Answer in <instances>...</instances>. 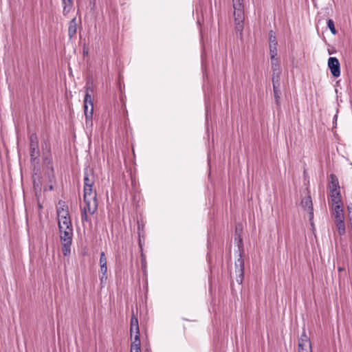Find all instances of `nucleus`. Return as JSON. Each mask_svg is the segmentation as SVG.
Segmentation results:
<instances>
[{
  "instance_id": "obj_1",
  "label": "nucleus",
  "mask_w": 352,
  "mask_h": 352,
  "mask_svg": "<svg viewBox=\"0 0 352 352\" xmlns=\"http://www.w3.org/2000/svg\"><path fill=\"white\" fill-rule=\"evenodd\" d=\"M85 96L84 98V113L85 116V124L88 127H91L93 125V112H94V103L91 98V95L90 92L93 91L92 88L88 87L87 85L85 87Z\"/></svg>"
},
{
  "instance_id": "obj_2",
  "label": "nucleus",
  "mask_w": 352,
  "mask_h": 352,
  "mask_svg": "<svg viewBox=\"0 0 352 352\" xmlns=\"http://www.w3.org/2000/svg\"><path fill=\"white\" fill-rule=\"evenodd\" d=\"M60 242L62 244V252L65 256L71 253V246L73 239V228H65L58 229Z\"/></svg>"
},
{
  "instance_id": "obj_3",
  "label": "nucleus",
  "mask_w": 352,
  "mask_h": 352,
  "mask_svg": "<svg viewBox=\"0 0 352 352\" xmlns=\"http://www.w3.org/2000/svg\"><path fill=\"white\" fill-rule=\"evenodd\" d=\"M235 29L241 33L243 28L244 12L243 0H232Z\"/></svg>"
},
{
  "instance_id": "obj_4",
  "label": "nucleus",
  "mask_w": 352,
  "mask_h": 352,
  "mask_svg": "<svg viewBox=\"0 0 352 352\" xmlns=\"http://www.w3.org/2000/svg\"><path fill=\"white\" fill-rule=\"evenodd\" d=\"M58 229L73 228L67 208H60L57 210Z\"/></svg>"
},
{
  "instance_id": "obj_5",
  "label": "nucleus",
  "mask_w": 352,
  "mask_h": 352,
  "mask_svg": "<svg viewBox=\"0 0 352 352\" xmlns=\"http://www.w3.org/2000/svg\"><path fill=\"white\" fill-rule=\"evenodd\" d=\"M298 352H312L311 340L305 330L298 340Z\"/></svg>"
},
{
  "instance_id": "obj_6",
  "label": "nucleus",
  "mask_w": 352,
  "mask_h": 352,
  "mask_svg": "<svg viewBox=\"0 0 352 352\" xmlns=\"http://www.w3.org/2000/svg\"><path fill=\"white\" fill-rule=\"evenodd\" d=\"M236 280L239 284H241L244 277V260L240 254V257L235 261Z\"/></svg>"
},
{
  "instance_id": "obj_7",
  "label": "nucleus",
  "mask_w": 352,
  "mask_h": 352,
  "mask_svg": "<svg viewBox=\"0 0 352 352\" xmlns=\"http://www.w3.org/2000/svg\"><path fill=\"white\" fill-rule=\"evenodd\" d=\"M328 67L333 77L340 76V64L338 59L336 57H329L328 59Z\"/></svg>"
},
{
  "instance_id": "obj_8",
  "label": "nucleus",
  "mask_w": 352,
  "mask_h": 352,
  "mask_svg": "<svg viewBox=\"0 0 352 352\" xmlns=\"http://www.w3.org/2000/svg\"><path fill=\"white\" fill-rule=\"evenodd\" d=\"M100 272L102 273V276L100 278L101 285L104 284L107 279V258L104 252L100 253Z\"/></svg>"
},
{
  "instance_id": "obj_9",
  "label": "nucleus",
  "mask_w": 352,
  "mask_h": 352,
  "mask_svg": "<svg viewBox=\"0 0 352 352\" xmlns=\"http://www.w3.org/2000/svg\"><path fill=\"white\" fill-rule=\"evenodd\" d=\"M94 184L93 170L87 167L84 169V188L92 187Z\"/></svg>"
},
{
  "instance_id": "obj_10",
  "label": "nucleus",
  "mask_w": 352,
  "mask_h": 352,
  "mask_svg": "<svg viewBox=\"0 0 352 352\" xmlns=\"http://www.w3.org/2000/svg\"><path fill=\"white\" fill-rule=\"evenodd\" d=\"M301 205L302 207L309 212V219H311L314 217V209L311 197H305L301 201Z\"/></svg>"
},
{
  "instance_id": "obj_11",
  "label": "nucleus",
  "mask_w": 352,
  "mask_h": 352,
  "mask_svg": "<svg viewBox=\"0 0 352 352\" xmlns=\"http://www.w3.org/2000/svg\"><path fill=\"white\" fill-rule=\"evenodd\" d=\"M85 206L82 209H85L87 212L90 214H94L98 209V201L97 199H90L85 201Z\"/></svg>"
},
{
  "instance_id": "obj_12",
  "label": "nucleus",
  "mask_w": 352,
  "mask_h": 352,
  "mask_svg": "<svg viewBox=\"0 0 352 352\" xmlns=\"http://www.w3.org/2000/svg\"><path fill=\"white\" fill-rule=\"evenodd\" d=\"M270 41V54H277V41L276 34L273 30L269 32Z\"/></svg>"
},
{
  "instance_id": "obj_13",
  "label": "nucleus",
  "mask_w": 352,
  "mask_h": 352,
  "mask_svg": "<svg viewBox=\"0 0 352 352\" xmlns=\"http://www.w3.org/2000/svg\"><path fill=\"white\" fill-rule=\"evenodd\" d=\"M277 54H270V59H271V64H272V68L273 70V77H274V74L276 72H277V78L279 77V71H280V64H279V60L276 57Z\"/></svg>"
},
{
  "instance_id": "obj_14",
  "label": "nucleus",
  "mask_w": 352,
  "mask_h": 352,
  "mask_svg": "<svg viewBox=\"0 0 352 352\" xmlns=\"http://www.w3.org/2000/svg\"><path fill=\"white\" fill-rule=\"evenodd\" d=\"M330 197L332 204H340L342 203L340 189L330 190Z\"/></svg>"
},
{
  "instance_id": "obj_15",
  "label": "nucleus",
  "mask_w": 352,
  "mask_h": 352,
  "mask_svg": "<svg viewBox=\"0 0 352 352\" xmlns=\"http://www.w3.org/2000/svg\"><path fill=\"white\" fill-rule=\"evenodd\" d=\"M334 219H344L342 202L340 204H332Z\"/></svg>"
},
{
  "instance_id": "obj_16",
  "label": "nucleus",
  "mask_w": 352,
  "mask_h": 352,
  "mask_svg": "<svg viewBox=\"0 0 352 352\" xmlns=\"http://www.w3.org/2000/svg\"><path fill=\"white\" fill-rule=\"evenodd\" d=\"M77 32V22H76V18H73L69 22V27H68V36L70 39H72Z\"/></svg>"
},
{
  "instance_id": "obj_17",
  "label": "nucleus",
  "mask_w": 352,
  "mask_h": 352,
  "mask_svg": "<svg viewBox=\"0 0 352 352\" xmlns=\"http://www.w3.org/2000/svg\"><path fill=\"white\" fill-rule=\"evenodd\" d=\"M96 196V191H93L92 187L84 188V201H87V200L90 199H97Z\"/></svg>"
},
{
  "instance_id": "obj_18",
  "label": "nucleus",
  "mask_w": 352,
  "mask_h": 352,
  "mask_svg": "<svg viewBox=\"0 0 352 352\" xmlns=\"http://www.w3.org/2000/svg\"><path fill=\"white\" fill-rule=\"evenodd\" d=\"M30 158L32 161H35L40 155L38 144H30Z\"/></svg>"
},
{
  "instance_id": "obj_19",
  "label": "nucleus",
  "mask_w": 352,
  "mask_h": 352,
  "mask_svg": "<svg viewBox=\"0 0 352 352\" xmlns=\"http://www.w3.org/2000/svg\"><path fill=\"white\" fill-rule=\"evenodd\" d=\"M335 224L340 235H344L346 232L344 219H335Z\"/></svg>"
},
{
  "instance_id": "obj_20",
  "label": "nucleus",
  "mask_w": 352,
  "mask_h": 352,
  "mask_svg": "<svg viewBox=\"0 0 352 352\" xmlns=\"http://www.w3.org/2000/svg\"><path fill=\"white\" fill-rule=\"evenodd\" d=\"M338 189H340L338 179L335 175L331 174L330 175L329 190Z\"/></svg>"
},
{
  "instance_id": "obj_21",
  "label": "nucleus",
  "mask_w": 352,
  "mask_h": 352,
  "mask_svg": "<svg viewBox=\"0 0 352 352\" xmlns=\"http://www.w3.org/2000/svg\"><path fill=\"white\" fill-rule=\"evenodd\" d=\"M274 78V77L272 78L274 94L276 98V101L278 103V100L280 98L279 94H280V90L278 89V87L276 86V82H275Z\"/></svg>"
},
{
  "instance_id": "obj_22",
  "label": "nucleus",
  "mask_w": 352,
  "mask_h": 352,
  "mask_svg": "<svg viewBox=\"0 0 352 352\" xmlns=\"http://www.w3.org/2000/svg\"><path fill=\"white\" fill-rule=\"evenodd\" d=\"M327 26L333 34H336L337 31L335 28L334 22L332 19H329L327 21Z\"/></svg>"
},
{
  "instance_id": "obj_23",
  "label": "nucleus",
  "mask_w": 352,
  "mask_h": 352,
  "mask_svg": "<svg viewBox=\"0 0 352 352\" xmlns=\"http://www.w3.org/2000/svg\"><path fill=\"white\" fill-rule=\"evenodd\" d=\"M30 144H38V137L36 133H32L30 135Z\"/></svg>"
},
{
  "instance_id": "obj_24",
  "label": "nucleus",
  "mask_w": 352,
  "mask_h": 352,
  "mask_svg": "<svg viewBox=\"0 0 352 352\" xmlns=\"http://www.w3.org/2000/svg\"><path fill=\"white\" fill-rule=\"evenodd\" d=\"M88 214L85 209H81V221L82 222L88 221Z\"/></svg>"
},
{
  "instance_id": "obj_25",
  "label": "nucleus",
  "mask_w": 352,
  "mask_h": 352,
  "mask_svg": "<svg viewBox=\"0 0 352 352\" xmlns=\"http://www.w3.org/2000/svg\"><path fill=\"white\" fill-rule=\"evenodd\" d=\"M130 333L131 337L133 334H140L139 326H130Z\"/></svg>"
},
{
  "instance_id": "obj_26",
  "label": "nucleus",
  "mask_w": 352,
  "mask_h": 352,
  "mask_svg": "<svg viewBox=\"0 0 352 352\" xmlns=\"http://www.w3.org/2000/svg\"><path fill=\"white\" fill-rule=\"evenodd\" d=\"M130 326H139L138 324V319L137 316H135V314L133 313L131 318V324Z\"/></svg>"
},
{
  "instance_id": "obj_27",
  "label": "nucleus",
  "mask_w": 352,
  "mask_h": 352,
  "mask_svg": "<svg viewBox=\"0 0 352 352\" xmlns=\"http://www.w3.org/2000/svg\"><path fill=\"white\" fill-rule=\"evenodd\" d=\"M137 344V346H140V334H135L134 336V340L132 342L131 344Z\"/></svg>"
},
{
  "instance_id": "obj_28",
  "label": "nucleus",
  "mask_w": 352,
  "mask_h": 352,
  "mask_svg": "<svg viewBox=\"0 0 352 352\" xmlns=\"http://www.w3.org/2000/svg\"><path fill=\"white\" fill-rule=\"evenodd\" d=\"M130 352H141L140 346H137V344H131Z\"/></svg>"
},
{
  "instance_id": "obj_29",
  "label": "nucleus",
  "mask_w": 352,
  "mask_h": 352,
  "mask_svg": "<svg viewBox=\"0 0 352 352\" xmlns=\"http://www.w3.org/2000/svg\"><path fill=\"white\" fill-rule=\"evenodd\" d=\"M65 6L63 7V12H68L71 8H72V1L71 2V4H70V6H69V2L68 1H66L65 3H64Z\"/></svg>"
},
{
  "instance_id": "obj_30",
  "label": "nucleus",
  "mask_w": 352,
  "mask_h": 352,
  "mask_svg": "<svg viewBox=\"0 0 352 352\" xmlns=\"http://www.w3.org/2000/svg\"><path fill=\"white\" fill-rule=\"evenodd\" d=\"M63 3H65L66 1H68L69 2V6H70V4H71V2L72 0H62Z\"/></svg>"
},
{
  "instance_id": "obj_31",
  "label": "nucleus",
  "mask_w": 352,
  "mask_h": 352,
  "mask_svg": "<svg viewBox=\"0 0 352 352\" xmlns=\"http://www.w3.org/2000/svg\"><path fill=\"white\" fill-rule=\"evenodd\" d=\"M343 270H344V268H343V267H338V271H339V272H342V271H343Z\"/></svg>"
},
{
  "instance_id": "obj_32",
  "label": "nucleus",
  "mask_w": 352,
  "mask_h": 352,
  "mask_svg": "<svg viewBox=\"0 0 352 352\" xmlns=\"http://www.w3.org/2000/svg\"><path fill=\"white\" fill-rule=\"evenodd\" d=\"M144 352H151L149 349H146Z\"/></svg>"
},
{
  "instance_id": "obj_33",
  "label": "nucleus",
  "mask_w": 352,
  "mask_h": 352,
  "mask_svg": "<svg viewBox=\"0 0 352 352\" xmlns=\"http://www.w3.org/2000/svg\"><path fill=\"white\" fill-rule=\"evenodd\" d=\"M334 118H335V119H336V118H337V115H335Z\"/></svg>"
}]
</instances>
